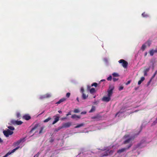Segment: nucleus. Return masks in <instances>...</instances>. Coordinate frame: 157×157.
Returning a JSON list of instances; mask_svg holds the SVG:
<instances>
[{
	"instance_id": "2",
	"label": "nucleus",
	"mask_w": 157,
	"mask_h": 157,
	"mask_svg": "<svg viewBox=\"0 0 157 157\" xmlns=\"http://www.w3.org/2000/svg\"><path fill=\"white\" fill-rule=\"evenodd\" d=\"M114 151L112 150H107L104 152L101 153L100 155L101 157H103L108 156V155L112 154Z\"/></svg>"
},
{
	"instance_id": "27",
	"label": "nucleus",
	"mask_w": 157,
	"mask_h": 157,
	"mask_svg": "<svg viewBox=\"0 0 157 157\" xmlns=\"http://www.w3.org/2000/svg\"><path fill=\"white\" fill-rule=\"evenodd\" d=\"M51 119V118L50 117H48V118L45 119L44 122H47L49 120H50Z\"/></svg>"
},
{
	"instance_id": "1",
	"label": "nucleus",
	"mask_w": 157,
	"mask_h": 157,
	"mask_svg": "<svg viewBox=\"0 0 157 157\" xmlns=\"http://www.w3.org/2000/svg\"><path fill=\"white\" fill-rule=\"evenodd\" d=\"M114 89V87L113 86H110L107 90V96H104L102 99V100L103 101L106 102H109L111 100V97L113 94V91Z\"/></svg>"
},
{
	"instance_id": "9",
	"label": "nucleus",
	"mask_w": 157,
	"mask_h": 157,
	"mask_svg": "<svg viewBox=\"0 0 157 157\" xmlns=\"http://www.w3.org/2000/svg\"><path fill=\"white\" fill-rule=\"evenodd\" d=\"M124 137L125 138H127V139L125 140L124 142V144L129 142L132 140V139H133L132 137H129V136L128 135L125 136Z\"/></svg>"
},
{
	"instance_id": "20",
	"label": "nucleus",
	"mask_w": 157,
	"mask_h": 157,
	"mask_svg": "<svg viewBox=\"0 0 157 157\" xmlns=\"http://www.w3.org/2000/svg\"><path fill=\"white\" fill-rule=\"evenodd\" d=\"M145 78L144 77H142L141 78L140 80L138 82V84L140 85L141 84V82L144 80Z\"/></svg>"
},
{
	"instance_id": "25",
	"label": "nucleus",
	"mask_w": 157,
	"mask_h": 157,
	"mask_svg": "<svg viewBox=\"0 0 157 157\" xmlns=\"http://www.w3.org/2000/svg\"><path fill=\"white\" fill-rule=\"evenodd\" d=\"M84 124L83 123L80 124L78 125H77L76 126H75V128H79L81 126H83Z\"/></svg>"
},
{
	"instance_id": "24",
	"label": "nucleus",
	"mask_w": 157,
	"mask_h": 157,
	"mask_svg": "<svg viewBox=\"0 0 157 157\" xmlns=\"http://www.w3.org/2000/svg\"><path fill=\"white\" fill-rule=\"evenodd\" d=\"M142 15L143 17H147L149 16V15L148 14L146 13L145 12H144L142 14Z\"/></svg>"
},
{
	"instance_id": "41",
	"label": "nucleus",
	"mask_w": 157,
	"mask_h": 157,
	"mask_svg": "<svg viewBox=\"0 0 157 157\" xmlns=\"http://www.w3.org/2000/svg\"><path fill=\"white\" fill-rule=\"evenodd\" d=\"M70 95V93H67L66 94V96L67 98H69V97Z\"/></svg>"
},
{
	"instance_id": "5",
	"label": "nucleus",
	"mask_w": 157,
	"mask_h": 157,
	"mask_svg": "<svg viewBox=\"0 0 157 157\" xmlns=\"http://www.w3.org/2000/svg\"><path fill=\"white\" fill-rule=\"evenodd\" d=\"M10 123L13 125H21L23 123L21 121H16L14 120H12L10 121Z\"/></svg>"
},
{
	"instance_id": "40",
	"label": "nucleus",
	"mask_w": 157,
	"mask_h": 157,
	"mask_svg": "<svg viewBox=\"0 0 157 157\" xmlns=\"http://www.w3.org/2000/svg\"><path fill=\"white\" fill-rule=\"evenodd\" d=\"M63 127H62V126H60V127H59L58 128H57V129L56 130V131H57V132H58V131H59V130H60V129L63 128Z\"/></svg>"
},
{
	"instance_id": "45",
	"label": "nucleus",
	"mask_w": 157,
	"mask_h": 157,
	"mask_svg": "<svg viewBox=\"0 0 157 157\" xmlns=\"http://www.w3.org/2000/svg\"><path fill=\"white\" fill-rule=\"evenodd\" d=\"M131 80H129V81H128L126 83H125V84L127 85H128L131 82Z\"/></svg>"
},
{
	"instance_id": "14",
	"label": "nucleus",
	"mask_w": 157,
	"mask_h": 157,
	"mask_svg": "<svg viewBox=\"0 0 157 157\" xmlns=\"http://www.w3.org/2000/svg\"><path fill=\"white\" fill-rule=\"evenodd\" d=\"M25 140V138L21 139L17 141L16 143V144L18 145L22 142H24Z\"/></svg>"
},
{
	"instance_id": "18",
	"label": "nucleus",
	"mask_w": 157,
	"mask_h": 157,
	"mask_svg": "<svg viewBox=\"0 0 157 157\" xmlns=\"http://www.w3.org/2000/svg\"><path fill=\"white\" fill-rule=\"evenodd\" d=\"M71 118L73 119H75L76 118H80V116L76 115L75 114H73L72 115Z\"/></svg>"
},
{
	"instance_id": "28",
	"label": "nucleus",
	"mask_w": 157,
	"mask_h": 157,
	"mask_svg": "<svg viewBox=\"0 0 157 157\" xmlns=\"http://www.w3.org/2000/svg\"><path fill=\"white\" fill-rule=\"evenodd\" d=\"M123 113V112H122L121 110H120L119 112L117 113L116 114V116H117L118 115V117L120 116V114L122 113Z\"/></svg>"
},
{
	"instance_id": "63",
	"label": "nucleus",
	"mask_w": 157,
	"mask_h": 157,
	"mask_svg": "<svg viewBox=\"0 0 157 157\" xmlns=\"http://www.w3.org/2000/svg\"><path fill=\"white\" fill-rule=\"evenodd\" d=\"M137 111L136 110V111H134V112H137Z\"/></svg>"
},
{
	"instance_id": "61",
	"label": "nucleus",
	"mask_w": 157,
	"mask_h": 157,
	"mask_svg": "<svg viewBox=\"0 0 157 157\" xmlns=\"http://www.w3.org/2000/svg\"><path fill=\"white\" fill-rule=\"evenodd\" d=\"M8 124H9V125H11V124H10V123H8Z\"/></svg>"
},
{
	"instance_id": "52",
	"label": "nucleus",
	"mask_w": 157,
	"mask_h": 157,
	"mask_svg": "<svg viewBox=\"0 0 157 157\" xmlns=\"http://www.w3.org/2000/svg\"><path fill=\"white\" fill-rule=\"evenodd\" d=\"M3 142V140L0 138V143H2Z\"/></svg>"
},
{
	"instance_id": "36",
	"label": "nucleus",
	"mask_w": 157,
	"mask_h": 157,
	"mask_svg": "<svg viewBox=\"0 0 157 157\" xmlns=\"http://www.w3.org/2000/svg\"><path fill=\"white\" fill-rule=\"evenodd\" d=\"M157 74V70H156L155 73L154 74V75H153L152 76V77H151V79H153V78H154L155 77V76Z\"/></svg>"
},
{
	"instance_id": "38",
	"label": "nucleus",
	"mask_w": 157,
	"mask_h": 157,
	"mask_svg": "<svg viewBox=\"0 0 157 157\" xmlns=\"http://www.w3.org/2000/svg\"><path fill=\"white\" fill-rule=\"evenodd\" d=\"M123 88L124 87L123 86H121L119 87L118 90H119L121 91L123 89Z\"/></svg>"
},
{
	"instance_id": "58",
	"label": "nucleus",
	"mask_w": 157,
	"mask_h": 157,
	"mask_svg": "<svg viewBox=\"0 0 157 157\" xmlns=\"http://www.w3.org/2000/svg\"><path fill=\"white\" fill-rule=\"evenodd\" d=\"M96 102H97V101H95L94 102V103L95 104H96Z\"/></svg>"
},
{
	"instance_id": "51",
	"label": "nucleus",
	"mask_w": 157,
	"mask_h": 157,
	"mask_svg": "<svg viewBox=\"0 0 157 157\" xmlns=\"http://www.w3.org/2000/svg\"><path fill=\"white\" fill-rule=\"evenodd\" d=\"M39 154V152H38L37 154L35 155L34 157H38Z\"/></svg>"
},
{
	"instance_id": "31",
	"label": "nucleus",
	"mask_w": 157,
	"mask_h": 157,
	"mask_svg": "<svg viewBox=\"0 0 157 157\" xmlns=\"http://www.w3.org/2000/svg\"><path fill=\"white\" fill-rule=\"evenodd\" d=\"M112 75L113 77H118L119 76L118 74L116 73H114Z\"/></svg>"
},
{
	"instance_id": "10",
	"label": "nucleus",
	"mask_w": 157,
	"mask_h": 157,
	"mask_svg": "<svg viewBox=\"0 0 157 157\" xmlns=\"http://www.w3.org/2000/svg\"><path fill=\"white\" fill-rule=\"evenodd\" d=\"M71 123L70 122L64 123L63 124L62 127L63 128H67L71 126Z\"/></svg>"
},
{
	"instance_id": "6",
	"label": "nucleus",
	"mask_w": 157,
	"mask_h": 157,
	"mask_svg": "<svg viewBox=\"0 0 157 157\" xmlns=\"http://www.w3.org/2000/svg\"><path fill=\"white\" fill-rule=\"evenodd\" d=\"M132 145V144H131L128 146L127 147L124 148L119 150L117 151V153H121L124 152L126 150L129 149Z\"/></svg>"
},
{
	"instance_id": "49",
	"label": "nucleus",
	"mask_w": 157,
	"mask_h": 157,
	"mask_svg": "<svg viewBox=\"0 0 157 157\" xmlns=\"http://www.w3.org/2000/svg\"><path fill=\"white\" fill-rule=\"evenodd\" d=\"M71 114V111H70L66 114V116H67L70 115Z\"/></svg>"
},
{
	"instance_id": "55",
	"label": "nucleus",
	"mask_w": 157,
	"mask_h": 157,
	"mask_svg": "<svg viewBox=\"0 0 157 157\" xmlns=\"http://www.w3.org/2000/svg\"><path fill=\"white\" fill-rule=\"evenodd\" d=\"M76 100H77V101L78 102H79V99H78V97H77V98H76Z\"/></svg>"
},
{
	"instance_id": "8",
	"label": "nucleus",
	"mask_w": 157,
	"mask_h": 157,
	"mask_svg": "<svg viewBox=\"0 0 157 157\" xmlns=\"http://www.w3.org/2000/svg\"><path fill=\"white\" fill-rule=\"evenodd\" d=\"M54 120L52 123V124H54L56 122H57L59 120V115L57 114H56L54 116Z\"/></svg>"
},
{
	"instance_id": "44",
	"label": "nucleus",
	"mask_w": 157,
	"mask_h": 157,
	"mask_svg": "<svg viewBox=\"0 0 157 157\" xmlns=\"http://www.w3.org/2000/svg\"><path fill=\"white\" fill-rule=\"evenodd\" d=\"M20 116V113H17V118H19Z\"/></svg>"
},
{
	"instance_id": "21",
	"label": "nucleus",
	"mask_w": 157,
	"mask_h": 157,
	"mask_svg": "<svg viewBox=\"0 0 157 157\" xmlns=\"http://www.w3.org/2000/svg\"><path fill=\"white\" fill-rule=\"evenodd\" d=\"M95 110V107L94 106H93L92 107L91 109L89 111V113H91L94 111Z\"/></svg>"
},
{
	"instance_id": "33",
	"label": "nucleus",
	"mask_w": 157,
	"mask_h": 157,
	"mask_svg": "<svg viewBox=\"0 0 157 157\" xmlns=\"http://www.w3.org/2000/svg\"><path fill=\"white\" fill-rule=\"evenodd\" d=\"M74 112L75 113H78L80 112V111L78 109H75L74 110Z\"/></svg>"
},
{
	"instance_id": "56",
	"label": "nucleus",
	"mask_w": 157,
	"mask_h": 157,
	"mask_svg": "<svg viewBox=\"0 0 157 157\" xmlns=\"http://www.w3.org/2000/svg\"><path fill=\"white\" fill-rule=\"evenodd\" d=\"M155 50V52H157V48H156Z\"/></svg>"
},
{
	"instance_id": "37",
	"label": "nucleus",
	"mask_w": 157,
	"mask_h": 157,
	"mask_svg": "<svg viewBox=\"0 0 157 157\" xmlns=\"http://www.w3.org/2000/svg\"><path fill=\"white\" fill-rule=\"evenodd\" d=\"M112 79V77L111 75H110L107 78V80L108 81H111Z\"/></svg>"
},
{
	"instance_id": "29",
	"label": "nucleus",
	"mask_w": 157,
	"mask_h": 157,
	"mask_svg": "<svg viewBox=\"0 0 157 157\" xmlns=\"http://www.w3.org/2000/svg\"><path fill=\"white\" fill-rule=\"evenodd\" d=\"M146 47V46L145 45V44H144L142 45V46L141 48V50H142L143 51H144V49H145Z\"/></svg>"
},
{
	"instance_id": "59",
	"label": "nucleus",
	"mask_w": 157,
	"mask_h": 157,
	"mask_svg": "<svg viewBox=\"0 0 157 157\" xmlns=\"http://www.w3.org/2000/svg\"><path fill=\"white\" fill-rule=\"evenodd\" d=\"M147 52H146L145 53V56H146L147 55Z\"/></svg>"
},
{
	"instance_id": "46",
	"label": "nucleus",
	"mask_w": 157,
	"mask_h": 157,
	"mask_svg": "<svg viewBox=\"0 0 157 157\" xmlns=\"http://www.w3.org/2000/svg\"><path fill=\"white\" fill-rule=\"evenodd\" d=\"M86 111H83V112H82L81 113V114H86Z\"/></svg>"
},
{
	"instance_id": "39",
	"label": "nucleus",
	"mask_w": 157,
	"mask_h": 157,
	"mask_svg": "<svg viewBox=\"0 0 157 157\" xmlns=\"http://www.w3.org/2000/svg\"><path fill=\"white\" fill-rule=\"evenodd\" d=\"M142 144H143V143L142 142H141L140 143L138 144H137L136 147H139L141 146Z\"/></svg>"
},
{
	"instance_id": "57",
	"label": "nucleus",
	"mask_w": 157,
	"mask_h": 157,
	"mask_svg": "<svg viewBox=\"0 0 157 157\" xmlns=\"http://www.w3.org/2000/svg\"><path fill=\"white\" fill-rule=\"evenodd\" d=\"M105 81V79H102L101 80V82H103V81Z\"/></svg>"
},
{
	"instance_id": "48",
	"label": "nucleus",
	"mask_w": 157,
	"mask_h": 157,
	"mask_svg": "<svg viewBox=\"0 0 157 157\" xmlns=\"http://www.w3.org/2000/svg\"><path fill=\"white\" fill-rule=\"evenodd\" d=\"M104 60L105 62L106 63H108V60L107 58H105L104 59Z\"/></svg>"
},
{
	"instance_id": "11",
	"label": "nucleus",
	"mask_w": 157,
	"mask_h": 157,
	"mask_svg": "<svg viewBox=\"0 0 157 157\" xmlns=\"http://www.w3.org/2000/svg\"><path fill=\"white\" fill-rule=\"evenodd\" d=\"M51 96V94H47L45 95L41 96L40 97V98L41 99H42L44 98H47L50 97Z\"/></svg>"
},
{
	"instance_id": "17",
	"label": "nucleus",
	"mask_w": 157,
	"mask_h": 157,
	"mask_svg": "<svg viewBox=\"0 0 157 157\" xmlns=\"http://www.w3.org/2000/svg\"><path fill=\"white\" fill-rule=\"evenodd\" d=\"M66 100V98H62V99H60L59 101L57 102L56 103V104H59L60 103H61L65 101Z\"/></svg>"
},
{
	"instance_id": "30",
	"label": "nucleus",
	"mask_w": 157,
	"mask_h": 157,
	"mask_svg": "<svg viewBox=\"0 0 157 157\" xmlns=\"http://www.w3.org/2000/svg\"><path fill=\"white\" fill-rule=\"evenodd\" d=\"M44 128V127L42 126L40 128V129L39 132V134H40L42 132Z\"/></svg>"
},
{
	"instance_id": "32",
	"label": "nucleus",
	"mask_w": 157,
	"mask_h": 157,
	"mask_svg": "<svg viewBox=\"0 0 157 157\" xmlns=\"http://www.w3.org/2000/svg\"><path fill=\"white\" fill-rule=\"evenodd\" d=\"M98 86V84L97 83L94 82L93 83V84H92L91 86H94L95 87H96Z\"/></svg>"
},
{
	"instance_id": "64",
	"label": "nucleus",
	"mask_w": 157,
	"mask_h": 157,
	"mask_svg": "<svg viewBox=\"0 0 157 157\" xmlns=\"http://www.w3.org/2000/svg\"><path fill=\"white\" fill-rule=\"evenodd\" d=\"M105 150V149H104V150H102L103 151H104V150Z\"/></svg>"
},
{
	"instance_id": "34",
	"label": "nucleus",
	"mask_w": 157,
	"mask_h": 157,
	"mask_svg": "<svg viewBox=\"0 0 157 157\" xmlns=\"http://www.w3.org/2000/svg\"><path fill=\"white\" fill-rule=\"evenodd\" d=\"M157 123V118L153 122V123L151 125H155L156 123Z\"/></svg>"
},
{
	"instance_id": "53",
	"label": "nucleus",
	"mask_w": 157,
	"mask_h": 157,
	"mask_svg": "<svg viewBox=\"0 0 157 157\" xmlns=\"http://www.w3.org/2000/svg\"><path fill=\"white\" fill-rule=\"evenodd\" d=\"M58 113H62V111L61 110H59L58 111Z\"/></svg>"
},
{
	"instance_id": "62",
	"label": "nucleus",
	"mask_w": 157,
	"mask_h": 157,
	"mask_svg": "<svg viewBox=\"0 0 157 157\" xmlns=\"http://www.w3.org/2000/svg\"><path fill=\"white\" fill-rule=\"evenodd\" d=\"M96 97V96H95L94 97V98H95Z\"/></svg>"
},
{
	"instance_id": "13",
	"label": "nucleus",
	"mask_w": 157,
	"mask_h": 157,
	"mask_svg": "<svg viewBox=\"0 0 157 157\" xmlns=\"http://www.w3.org/2000/svg\"><path fill=\"white\" fill-rule=\"evenodd\" d=\"M23 118L26 120H29L31 118V117L28 114H26L24 115L23 117Z\"/></svg>"
},
{
	"instance_id": "43",
	"label": "nucleus",
	"mask_w": 157,
	"mask_h": 157,
	"mask_svg": "<svg viewBox=\"0 0 157 157\" xmlns=\"http://www.w3.org/2000/svg\"><path fill=\"white\" fill-rule=\"evenodd\" d=\"M84 90L83 87H82L81 88V92L82 93H84Z\"/></svg>"
},
{
	"instance_id": "16",
	"label": "nucleus",
	"mask_w": 157,
	"mask_h": 157,
	"mask_svg": "<svg viewBox=\"0 0 157 157\" xmlns=\"http://www.w3.org/2000/svg\"><path fill=\"white\" fill-rule=\"evenodd\" d=\"M150 67L147 68L144 71V75L146 76L147 75V72L149 71Z\"/></svg>"
},
{
	"instance_id": "54",
	"label": "nucleus",
	"mask_w": 157,
	"mask_h": 157,
	"mask_svg": "<svg viewBox=\"0 0 157 157\" xmlns=\"http://www.w3.org/2000/svg\"><path fill=\"white\" fill-rule=\"evenodd\" d=\"M90 85H88L87 86V89H90Z\"/></svg>"
},
{
	"instance_id": "7",
	"label": "nucleus",
	"mask_w": 157,
	"mask_h": 157,
	"mask_svg": "<svg viewBox=\"0 0 157 157\" xmlns=\"http://www.w3.org/2000/svg\"><path fill=\"white\" fill-rule=\"evenodd\" d=\"M19 148V146H18L16 147L15 148L11 150V151H9L3 157H7L9 155H10L11 153L14 152L17 150Z\"/></svg>"
},
{
	"instance_id": "47",
	"label": "nucleus",
	"mask_w": 157,
	"mask_h": 157,
	"mask_svg": "<svg viewBox=\"0 0 157 157\" xmlns=\"http://www.w3.org/2000/svg\"><path fill=\"white\" fill-rule=\"evenodd\" d=\"M67 118L66 117H62L61 118V120L62 121L66 119H67Z\"/></svg>"
},
{
	"instance_id": "15",
	"label": "nucleus",
	"mask_w": 157,
	"mask_h": 157,
	"mask_svg": "<svg viewBox=\"0 0 157 157\" xmlns=\"http://www.w3.org/2000/svg\"><path fill=\"white\" fill-rule=\"evenodd\" d=\"M39 126V124L38 123L36 124L35 125L32 127L31 130L30 131L31 132H32L33 130H34L37 127H38Z\"/></svg>"
},
{
	"instance_id": "42",
	"label": "nucleus",
	"mask_w": 157,
	"mask_h": 157,
	"mask_svg": "<svg viewBox=\"0 0 157 157\" xmlns=\"http://www.w3.org/2000/svg\"><path fill=\"white\" fill-rule=\"evenodd\" d=\"M118 78H113V82H115L117 80H118Z\"/></svg>"
},
{
	"instance_id": "50",
	"label": "nucleus",
	"mask_w": 157,
	"mask_h": 157,
	"mask_svg": "<svg viewBox=\"0 0 157 157\" xmlns=\"http://www.w3.org/2000/svg\"><path fill=\"white\" fill-rule=\"evenodd\" d=\"M151 78L150 80V81L148 82H147V85H149V84H150V82H151Z\"/></svg>"
},
{
	"instance_id": "26",
	"label": "nucleus",
	"mask_w": 157,
	"mask_h": 157,
	"mask_svg": "<svg viewBox=\"0 0 157 157\" xmlns=\"http://www.w3.org/2000/svg\"><path fill=\"white\" fill-rule=\"evenodd\" d=\"M7 127L9 128V129L10 130H11L12 131H13L15 129L13 127V126H9Z\"/></svg>"
},
{
	"instance_id": "23",
	"label": "nucleus",
	"mask_w": 157,
	"mask_h": 157,
	"mask_svg": "<svg viewBox=\"0 0 157 157\" xmlns=\"http://www.w3.org/2000/svg\"><path fill=\"white\" fill-rule=\"evenodd\" d=\"M155 52V50H150L149 51L150 55L151 56L153 55L154 53Z\"/></svg>"
},
{
	"instance_id": "3",
	"label": "nucleus",
	"mask_w": 157,
	"mask_h": 157,
	"mask_svg": "<svg viewBox=\"0 0 157 157\" xmlns=\"http://www.w3.org/2000/svg\"><path fill=\"white\" fill-rule=\"evenodd\" d=\"M118 62L120 63H122V66L124 68H126L127 67L128 65V63L124 60L123 59H121Z\"/></svg>"
},
{
	"instance_id": "22",
	"label": "nucleus",
	"mask_w": 157,
	"mask_h": 157,
	"mask_svg": "<svg viewBox=\"0 0 157 157\" xmlns=\"http://www.w3.org/2000/svg\"><path fill=\"white\" fill-rule=\"evenodd\" d=\"M95 92L96 90L94 88H92L90 90V92L91 94H93L95 93Z\"/></svg>"
},
{
	"instance_id": "35",
	"label": "nucleus",
	"mask_w": 157,
	"mask_h": 157,
	"mask_svg": "<svg viewBox=\"0 0 157 157\" xmlns=\"http://www.w3.org/2000/svg\"><path fill=\"white\" fill-rule=\"evenodd\" d=\"M151 44V42L149 41H148L145 43V44L147 45L148 46H150Z\"/></svg>"
},
{
	"instance_id": "4",
	"label": "nucleus",
	"mask_w": 157,
	"mask_h": 157,
	"mask_svg": "<svg viewBox=\"0 0 157 157\" xmlns=\"http://www.w3.org/2000/svg\"><path fill=\"white\" fill-rule=\"evenodd\" d=\"M13 133V131H11L9 129H7V130L3 131V133L4 135L6 137H8L9 135H12Z\"/></svg>"
},
{
	"instance_id": "60",
	"label": "nucleus",
	"mask_w": 157,
	"mask_h": 157,
	"mask_svg": "<svg viewBox=\"0 0 157 157\" xmlns=\"http://www.w3.org/2000/svg\"><path fill=\"white\" fill-rule=\"evenodd\" d=\"M53 140H51L50 141V142H53Z\"/></svg>"
},
{
	"instance_id": "12",
	"label": "nucleus",
	"mask_w": 157,
	"mask_h": 157,
	"mask_svg": "<svg viewBox=\"0 0 157 157\" xmlns=\"http://www.w3.org/2000/svg\"><path fill=\"white\" fill-rule=\"evenodd\" d=\"M101 118V117L99 115H97L96 116L92 117L91 118L93 119H95L96 121L100 120Z\"/></svg>"
},
{
	"instance_id": "19",
	"label": "nucleus",
	"mask_w": 157,
	"mask_h": 157,
	"mask_svg": "<svg viewBox=\"0 0 157 157\" xmlns=\"http://www.w3.org/2000/svg\"><path fill=\"white\" fill-rule=\"evenodd\" d=\"M88 97V95H86L84 93H82V98L83 99L85 100Z\"/></svg>"
}]
</instances>
